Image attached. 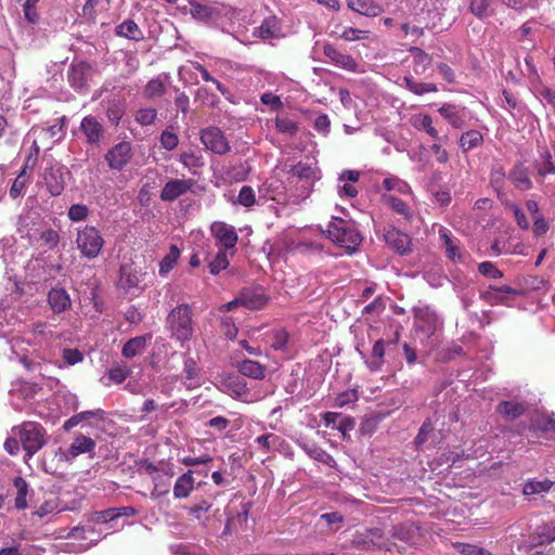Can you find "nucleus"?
I'll list each match as a JSON object with an SVG mask.
<instances>
[{"mask_svg": "<svg viewBox=\"0 0 555 555\" xmlns=\"http://www.w3.org/2000/svg\"><path fill=\"white\" fill-rule=\"evenodd\" d=\"M95 449V439L82 433H75L67 449L57 448L52 452L51 460H48V453H44L42 460L43 470L53 475L56 473L59 464H72L78 456L82 454H87L89 459H94Z\"/></svg>", "mask_w": 555, "mask_h": 555, "instance_id": "nucleus-1", "label": "nucleus"}, {"mask_svg": "<svg viewBox=\"0 0 555 555\" xmlns=\"http://www.w3.org/2000/svg\"><path fill=\"white\" fill-rule=\"evenodd\" d=\"M327 235L334 244L349 255L353 254L362 242V236L354 222L339 217L332 218L327 227Z\"/></svg>", "mask_w": 555, "mask_h": 555, "instance_id": "nucleus-2", "label": "nucleus"}, {"mask_svg": "<svg viewBox=\"0 0 555 555\" xmlns=\"http://www.w3.org/2000/svg\"><path fill=\"white\" fill-rule=\"evenodd\" d=\"M152 282V274L133 263L120 266L118 289L126 296L138 297L149 283Z\"/></svg>", "mask_w": 555, "mask_h": 555, "instance_id": "nucleus-3", "label": "nucleus"}, {"mask_svg": "<svg viewBox=\"0 0 555 555\" xmlns=\"http://www.w3.org/2000/svg\"><path fill=\"white\" fill-rule=\"evenodd\" d=\"M171 337L184 344L194 335L193 311L189 304H181L171 309L166 319Z\"/></svg>", "mask_w": 555, "mask_h": 555, "instance_id": "nucleus-4", "label": "nucleus"}, {"mask_svg": "<svg viewBox=\"0 0 555 555\" xmlns=\"http://www.w3.org/2000/svg\"><path fill=\"white\" fill-rule=\"evenodd\" d=\"M13 430H17L23 450L28 459L33 457L47 443V430L37 422H24Z\"/></svg>", "mask_w": 555, "mask_h": 555, "instance_id": "nucleus-5", "label": "nucleus"}, {"mask_svg": "<svg viewBox=\"0 0 555 555\" xmlns=\"http://www.w3.org/2000/svg\"><path fill=\"white\" fill-rule=\"evenodd\" d=\"M76 244L83 257L94 259L103 248L104 238L95 227L86 225L78 230Z\"/></svg>", "mask_w": 555, "mask_h": 555, "instance_id": "nucleus-6", "label": "nucleus"}, {"mask_svg": "<svg viewBox=\"0 0 555 555\" xmlns=\"http://www.w3.org/2000/svg\"><path fill=\"white\" fill-rule=\"evenodd\" d=\"M133 156L131 143L122 141L114 145L105 154V159L113 170L121 171Z\"/></svg>", "mask_w": 555, "mask_h": 555, "instance_id": "nucleus-7", "label": "nucleus"}, {"mask_svg": "<svg viewBox=\"0 0 555 555\" xmlns=\"http://www.w3.org/2000/svg\"><path fill=\"white\" fill-rule=\"evenodd\" d=\"M201 141L207 150L216 154H225L230 151V145L222 131L217 127H209L201 132Z\"/></svg>", "mask_w": 555, "mask_h": 555, "instance_id": "nucleus-8", "label": "nucleus"}, {"mask_svg": "<svg viewBox=\"0 0 555 555\" xmlns=\"http://www.w3.org/2000/svg\"><path fill=\"white\" fill-rule=\"evenodd\" d=\"M210 231L216 238L217 244L220 246V249L227 250L234 248L238 241V235L234 227L223 221H215L210 225Z\"/></svg>", "mask_w": 555, "mask_h": 555, "instance_id": "nucleus-9", "label": "nucleus"}, {"mask_svg": "<svg viewBox=\"0 0 555 555\" xmlns=\"http://www.w3.org/2000/svg\"><path fill=\"white\" fill-rule=\"evenodd\" d=\"M80 131L86 137V142L92 146H100L104 140L105 130L96 117L88 115L80 121Z\"/></svg>", "mask_w": 555, "mask_h": 555, "instance_id": "nucleus-10", "label": "nucleus"}, {"mask_svg": "<svg viewBox=\"0 0 555 555\" xmlns=\"http://www.w3.org/2000/svg\"><path fill=\"white\" fill-rule=\"evenodd\" d=\"M193 179H170L160 191V198L164 202H173L186 194L194 186Z\"/></svg>", "mask_w": 555, "mask_h": 555, "instance_id": "nucleus-11", "label": "nucleus"}, {"mask_svg": "<svg viewBox=\"0 0 555 555\" xmlns=\"http://www.w3.org/2000/svg\"><path fill=\"white\" fill-rule=\"evenodd\" d=\"M253 36L261 40L280 39L283 37L281 20L275 15L266 17L258 27L253 30Z\"/></svg>", "mask_w": 555, "mask_h": 555, "instance_id": "nucleus-12", "label": "nucleus"}, {"mask_svg": "<svg viewBox=\"0 0 555 555\" xmlns=\"http://www.w3.org/2000/svg\"><path fill=\"white\" fill-rule=\"evenodd\" d=\"M323 54L336 66L349 72H356L358 67L357 61L349 54L338 50L331 43L323 47Z\"/></svg>", "mask_w": 555, "mask_h": 555, "instance_id": "nucleus-13", "label": "nucleus"}, {"mask_svg": "<svg viewBox=\"0 0 555 555\" xmlns=\"http://www.w3.org/2000/svg\"><path fill=\"white\" fill-rule=\"evenodd\" d=\"M439 114L455 129H462L466 125L467 109L451 103H444L438 109Z\"/></svg>", "mask_w": 555, "mask_h": 555, "instance_id": "nucleus-14", "label": "nucleus"}, {"mask_svg": "<svg viewBox=\"0 0 555 555\" xmlns=\"http://www.w3.org/2000/svg\"><path fill=\"white\" fill-rule=\"evenodd\" d=\"M43 180L48 192L52 196H59L65 188L63 169L59 166H51L46 169Z\"/></svg>", "mask_w": 555, "mask_h": 555, "instance_id": "nucleus-15", "label": "nucleus"}, {"mask_svg": "<svg viewBox=\"0 0 555 555\" xmlns=\"http://www.w3.org/2000/svg\"><path fill=\"white\" fill-rule=\"evenodd\" d=\"M387 245L400 255H405L411 250V238L408 234L391 228L385 233Z\"/></svg>", "mask_w": 555, "mask_h": 555, "instance_id": "nucleus-16", "label": "nucleus"}, {"mask_svg": "<svg viewBox=\"0 0 555 555\" xmlns=\"http://www.w3.org/2000/svg\"><path fill=\"white\" fill-rule=\"evenodd\" d=\"M48 304L51 310L60 314L70 309L72 300L67 291L63 287H53L48 293Z\"/></svg>", "mask_w": 555, "mask_h": 555, "instance_id": "nucleus-17", "label": "nucleus"}, {"mask_svg": "<svg viewBox=\"0 0 555 555\" xmlns=\"http://www.w3.org/2000/svg\"><path fill=\"white\" fill-rule=\"evenodd\" d=\"M193 470L189 469L186 473L179 476L173 486L175 499H186L194 490L195 479Z\"/></svg>", "mask_w": 555, "mask_h": 555, "instance_id": "nucleus-18", "label": "nucleus"}, {"mask_svg": "<svg viewBox=\"0 0 555 555\" xmlns=\"http://www.w3.org/2000/svg\"><path fill=\"white\" fill-rule=\"evenodd\" d=\"M507 177L513 182L514 186L520 191H527L532 188L528 169L521 163L516 164L509 170Z\"/></svg>", "mask_w": 555, "mask_h": 555, "instance_id": "nucleus-19", "label": "nucleus"}, {"mask_svg": "<svg viewBox=\"0 0 555 555\" xmlns=\"http://www.w3.org/2000/svg\"><path fill=\"white\" fill-rule=\"evenodd\" d=\"M90 70V65L86 62L73 64L68 73V81L75 89H83L87 87V74Z\"/></svg>", "mask_w": 555, "mask_h": 555, "instance_id": "nucleus-20", "label": "nucleus"}, {"mask_svg": "<svg viewBox=\"0 0 555 555\" xmlns=\"http://www.w3.org/2000/svg\"><path fill=\"white\" fill-rule=\"evenodd\" d=\"M115 35L133 41L144 39L143 31L133 20H126L115 27Z\"/></svg>", "mask_w": 555, "mask_h": 555, "instance_id": "nucleus-21", "label": "nucleus"}, {"mask_svg": "<svg viewBox=\"0 0 555 555\" xmlns=\"http://www.w3.org/2000/svg\"><path fill=\"white\" fill-rule=\"evenodd\" d=\"M189 5L191 16L199 22H209L214 16L219 14V11L216 8L201 3L196 0H190Z\"/></svg>", "mask_w": 555, "mask_h": 555, "instance_id": "nucleus-22", "label": "nucleus"}, {"mask_svg": "<svg viewBox=\"0 0 555 555\" xmlns=\"http://www.w3.org/2000/svg\"><path fill=\"white\" fill-rule=\"evenodd\" d=\"M240 298L241 306L249 310L261 309L268 302V297L260 291H244Z\"/></svg>", "mask_w": 555, "mask_h": 555, "instance_id": "nucleus-23", "label": "nucleus"}, {"mask_svg": "<svg viewBox=\"0 0 555 555\" xmlns=\"http://www.w3.org/2000/svg\"><path fill=\"white\" fill-rule=\"evenodd\" d=\"M483 144V135L480 131L470 129L463 132L459 139V145L463 153L477 149Z\"/></svg>", "mask_w": 555, "mask_h": 555, "instance_id": "nucleus-24", "label": "nucleus"}, {"mask_svg": "<svg viewBox=\"0 0 555 555\" xmlns=\"http://www.w3.org/2000/svg\"><path fill=\"white\" fill-rule=\"evenodd\" d=\"M227 387L229 393L233 398L242 400L244 402L251 401V399H249V389L247 387V384L242 377H230Z\"/></svg>", "mask_w": 555, "mask_h": 555, "instance_id": "nucleus-25", "label": "nucleus"}, {"mask_svg": "<svg viewBox=\"0 0 555 555\" xmlns=\"http://www.w3.org/2000/svg\"><path fill=\"white\" fill-rule=\"evenodd\" d=\"M438 324V318L436 313L429 311H420L416 314V326L427 336L435 333Z\"/></svg>", "mask_w": 555, "mask_h": 555, "instance_id": "nucleus-26", "label": "nucleus"}, {"mask_svg": "<svg viewBox=\"0 0 555 555\" xmlns=\"http://www.w3.org/2000/svg\"><path fill=\"white\" fill-rule=\"evenodd\" d=\"M496 411L506 420L514 421L521 416L526 409L525 405L516 401H502L499 403Z\"/></svg>", "mask_w": 555, "mask_h": 555, "instance_id": "nucleus-27", "label": "nucleus"}, {"mask_svg": "<svg viewBox=\"0 0 555 555\" xmlns=\"http://www.w3.org/2000/svg\"><path fill=\"white\" fill-rule=\"evenodd\" d=\"M348 7L366 16H377L382 13V8L372 0H348Z\"/></svg>", "mask_w": 555, "mask_h": 555, "instance_id": "nucleus-28", "label": "nucleus"}, {"mask_svg": "<svg viewBox=\"0 0 555 555\" xmlns=\"http://www.w3.org/2000/svg\"><path fill=\"white\" fill-rule=\"evenodd\" d=\"M412 125L418 129L425 131L429 137L437 141H441L438 130L434 127L433 118L428 114H417L412 117Z\"/></svg>", "mask_w": 555, "mask_h": 555, "instance_id": "nucleus-29", "label": "nucleus"}, {"mask_svg": "<svg viewBox=\"0 0 555 555\" xmlns=\"http://www.w3.org/2000/svg\"><path fill=\"white\" fill-rule=\"evenodd\" d=\"M413 55V70L416 75H423L431 66L433 59L421 48L411 49Z\"/></svg>", "mask_w": 555, "mask_h": 555, "instance_id": "nucleus-30", "label": "nucleus"}, {"mask_svg": "<svg viewBox=\"0 0 555 555\" xmlns=\"http://www.w3.org/2000/svg\"><path fill=\"white\" fill-rule=\"evenodd\" d=\"M212 507V503L203 499L196 502L188 509V515L204 526H207V521L209 520L208 513Z\"/></svg>", "mask_w": 555, "mask_h": 555, "instance_id": "nucleus-31", "label": "nucleus"}, {"mask_svg": "<svg viewBox=\"0 0 555 555\" xmlns=\"http://www.w3.org/2000/svg\"><path fill=\"white\" fill-rule=\"evenodd\" d=\"M182 373L185 379L190 382L186 384L188 389H192L201 385L199 367L195 359L189 357L184 360Z\"/></svg>", "mask_w": 555, "mask_h": 555, "instance_id": "nucleus-32", "label": "nucleus"}, {"mask_svg": "<svg viewBox=\"0 0 555 555\" xmlns=\"http://www.w3.org/2000/svg\"><path fill=\"white\" fill-rule=\"evenodd\" d=\"M371 538L374 542L373 551H392V548L397 546L396 542L391 540V537L380 528H371Z\"/></svg>", "mask_w": 555, "mask_h": 555, "instance_id": "nucleus-33", "label": "nucleus"}, {"mask_svg": "<svg viewBox=\"0 0 555 555\" xmlns=\"http://www.w3.org/2000/svg\"><path fill=\"white\" fill-rule=\"evenodd\" d=\"M405 88L415 95H423L425 93L438 92V88L433 82H421L415 80L412 76L403 78Z\"/></svg>", "mask_w": 555, "mask_h": 555, "instance_id": "nucleus-34", "label": "nucleus"}, {"mask_svg": "<svg viewBox=\"0 0 555 555\" xmlns=\"http://www.w3.org/2000/svg\"><path fill=\"white\" fill-rule=\"evenodd\" d=\"M238 371L247 377L262 379L264 377L266 367L259 362L246 359L238 364Z\"/></svg>", "mask_w": 555, "mask_h": 555, "instance_id": "nucleus-35", "label": "nucleus"}, {"mask_svg": "<svg viewBox=\"0 0 555 555\" xmlns=\"http://www.w3.org/2000/svg\"><path fill=\"white\" fill-rule=\"evenodd\" d=\"M13 485L16 488L14 507L18 511L25 509L27 507L26 496L28 493V483L23 477L17 476L14 478Z\"/></svg>", "mask_w": 555, "mask_h": 555, "instance_id": "nucleus-36", "label": "nucleus"}, {"mask_svg": "<svg viewBox=\"0 0 555 555\" xmlns=\"http://www.w3.org/2000/svg\"><path fill=\"white\" fill-rule=\"evenodd\" d=\"M180 255V249L176 245H172L169 253L159 262V274L162 276H166L175 268Z\"/></svg>", "mask_w": 555, "mask_h": 555, "instance_id": "nucleus-37", "label": "nucleus"}, {"mask_svg": "<svg viewBox=\"0 0 555 555\" xmlns=\"http://www.w3.org/2000/svg\"><path fill=\"white\" fill-rule=\"evenodd\" d=\"M490 289L495 293L494 299L501 304H506L509 299L525 295L524 291L507 285L490 286Z\"/></svg>", "mask_w": 555, "mask_h": 555, "instance_id": "nucleus-38", "label": "nucleus"}, {"mask_svg": "<svg viewBox=\"0 0 555 555\" xmlns=\"http://www.w3.org/2000/svg\"><path fill=\"white\" fill-rule=\"evenodd\" d=\"M256 442L266 452L276 451L284 443V439L275 434H267L257 437Z\"/></svg>", "mask_w": 555, "mask_h": 555, "instance_id": "nucleus-39", "label": "nucleus"}, {"mask_svg": "<svg viewBox=\"0 0 555 555\" xmlns=\"http://www.w3.org/2000/svg\"><path fill=\"white\" fill-rule=\"evenodd\" d=\"M373 540L371 538V528L363 531H357L351 539V545L362 551H373Z\"/></svg>", "mask_w": 555, "mask_h": 555, "instance_id": "nucleus-40", "label": "nucleus"}, {"mask_svg": "<svg viewBox=\"0 0 555 555\" xmlns=\"http://www.w3.org/2000/svg\"><path fill=\"white\" fill-rule=\"evenodd\" d=\"M554 481L550 479L544 480H530L524 486V494L525 495H533L540 494L544 492H548L554 486Z\"/></svg>", "mask_w": 555, "mask_h": 555, "instance_id": "nucleus-41", "label": "nucleus"}, {"mask_svg": "<svg viewBox=\"0 0 555 555\" xmlns=\"http://www.w3.org/2000/svg\"><path fill=\"white\" fill-rule=\"evenodd\" d=\"M385 356V344L383 339H378L375 341L372 348V359L367 362V366L371 371H379L384 363Z\"/></svg>", "mask_w": 555, "mask_h": 555, "instance_id": "nucleus-42", "label": "nucleus"}, {"mask_svg": "<svg viewBox=\"0 0 555 555\" xmlns=\"http://www.w3.org/2000/svg\"><path fill=\"white\" fill-rule=\"evenodd\" d=\"M146 340L143 336H137L129 339L122 347V356L126 358H133L144 350Z\"/></svg>", "mask_w": 555, "mask_h": 555, "instance_id": "nucleus-43", "label": "nucleus"}, {"mask_svg": "<svg viewBox=\"0 0 555 555\" xmlns=\"http://www.w3.org/2000/svg\"><path fill=\"white\" fill-rule=\"evenodd\" d=\"M125 102L120 100H113L108 102L106 108V117L113 125H118L125 115Z\"/></svg>", "mask_w": 555, "mask_h": 555, "instance_id": "nucleus-44", "label": "nucleus"}, {"mask_svg": "<svg viewBox=\"0 0 555 555\" xmlns=\"http://www.w3.org/2000/svg\"><path fill=\"white\" fill-rule=\"evenodd\" d=\"M166 86L159 77L151 79L144 87L143 94L146 99L160 98L165 94Z\"/></svg>", "mask_w": 555, "mask_h": 555, "instance_id": "nucleus-45", "label": "nucleus"}, {"mask_svg": "<svg viewBox=\"0 0 555 555\" xmlns=\"http://www.w3.org/2000/svg\"><path fill=\"white\" fill-rule=\"evenodd\" d=\"M534 539H538L535 546H543L555 541V525L546 524L538 528Z\"/></svg>", "mask_w": 555, "mask_h": 555, "instance_id": "nucleus-46", "label": "nucleus"}, {"mask_svg": "<svg viewBox=\"0 0 555 555\" xmlns=\"http://www.w3.org/2000/svg\"><path fill=\"white\" fill-rule=\"evenodd\" d=\"M28 182L27 165H25L17 177L14 179L10 188V196L15 199L23 194V191Z\"/></svg>", "mask_w": 555, "mask_h": 555, "instance_id": "nucleus-47", "label": "nucleus"}, {"mask_svg": "<svg viewBox=\"0 0 555 555\" xmlns=\"http://www.w3.org/2000/svg\"><path fill=\"white\" fill-rule=\"evenodd\" d=\"M232 203L235 205H242L247 208L254 206L256 204L255 191L249 185H243L236 199H233Z\"/></svg>", "mask_w": 555, "mask_h": 555, "instance_id": "nucleus-48", "label": "nucleus"}, {"mask_svg": "<svg viewBox=\"0 0 555 555\" xmlns=\"http://www.w3.org/2000/svg\"><path fill=\"white\" fill-rule=\"evenodd\" d=\"M391 540L398 539L405 543H411L414 537V529L412 525L401 524L392 528L391 530Z\"/></svg>", "mask_w": 555, "mask_h": 555, "instance_id": "nucleus-49", "label": "nucleus"}, {"mask_svg": "<svg viewBox=\"0 0 555 555\" xmlns=\"http://www.w3.org/2000/svg\"><path fill=\"white\" fill-rule=\"evenodd\" d=\"M453 547L462 555H493L483 547L465 542H455Z\"/></svg>", "mask_w": 555, "mask_h": 555, "instance_id": "nucleus-50", "label": "nucleus"}, {"mask_svg": "<svg viewBox=\"0 0 555 555\" xmlns=\"http://www.w3.org/2000/svg\"><path fill=\"white\" fill-rule=\"evenodd\" d=\"M294 177L299 179L310 180L315 176V171L312 165L299 162L291 168L289 171Z\"/></svg>", "mask_w": 555, "mask_h": 555, "instance_id": "nucleus-51", "label": "nucleus"}, {"mask_svg": "<svg viewBox=\"0 0 555 555\" xmlns=\"http://www.w3.org/2000/svg\"><path fill=\"white\" fill-rule=\"evenodd\" d=\"M275 128L279 132L288 134L291 137L298 132L297 122L287 117H278L275 119Z\"/></svg>", "mask_w": 555, "mask_h": 555, "instance_id": "nucleus-52", "label": "nucleus"}, {"mask_svg": "<svg viewBox=\"0 0 555 555\" xmlns=\"http://www.w3.org/2000/svg\"><path fill=\"white\" fill-rule=\"evenodd\" d=\"M229 267V260L225 253V249H219L214 260L209 263V271L211 274L216 275L220 273L222 270Z\"/></svg>", "mask_w": 555, "mask_h": 555, "instance_id": "nucleus-53", "label": "nucleus"}, {"mask_svg": "<svg viewBox=\"0 0 555 555\" xmlns=\"http://www.w3.org/2000/svg\"><path fill=\"white\" fill-rule=\"evenodd\" d=\"M130 374V370L127 365H115L107 372V378L109 383L121 384L127 379Z\"/></svg>", "mask_w": 555, "mask_h": 555, "instance_id": "nucleus-54", "label": "nucleus"}, {"mask_svg": "<svg viewBox=\"0 0 555 555\" xmlns=\"http://www.w3.org/2000/svg\"><path fill=\"white\" fill-rule=\"evenodd\" d=\"M387 204L399 215L403 216L404 219L410 221L412 219V215L410 212V208L405 202L395 196L386 197Z\"/></svg>", "mask_w": 555, "mask_h": 555, "instance_id": "nucleus-55", "label": "nucleus"}, {"mask_svg": "<svg viewBox=\"0 0 555 555\" xmlns=\"http://www.w3.org/2000/svg\"><path fill=\"white\" fill-rule=\"evenodd\" d=\"M157 117V112L155 108L146 107L140 108L137 111L134 115V119L141 126H150L152 125Z\"/></svg>", "mask_w": 555, "mask_h": 555, "instance_id": "nucleus-56", "label": "nucleus"}, {"mask_svg": "<svg viewBox=\"0 0 555 555\" xmlns=\"http://www.w3.org/2000/svg\"><path fill=\"white\" fill-rule=\"evenodd\" d=\"M139 472L152 478V480L155 482L154 491H156L158 488L157 480L160 478L159 468L154 463L144 460L139 464Z\"/></svg>", "mask_w": 555, "mask_h": 555, "instance_id": "nucleus-57", "label": "nucleus"}, {"mask_svg": "<svg viewBox=\"0 0 555 555\" xmlns=\"http://www.w3.org/2000/svg\"><path fill=\"white\" fill-rule=\"evenodd\" d=\"M489 0H470L469 11L478 18H485L489 15Z\"/></svg>", "mask_w": 555, "mask_h": 555, "instance_id": "nucleus-58", "label": "nucleus"}, {"mask_svg": "<svg viewBox=\"0 0 555 555\" xmlns=\"http://www.w3.org/2000/svg\"><path fill=\"white\" fill-rule=\"evenodd\" d=\"M67 215L70 221L79 222L87 219L89 209L83 204H74L69 207Z\"/></svg>", "mask_w": 555, "mask_h": 555, "instance_id": "nucleus-59", "label": "nucleus"}, {"mask_svg": "<svg viewBox=\"0 0 555 555\" xmlns=\"http://www.w3.org/2000/svg\"><path fill=\"white\" fill-rule=\"evenodd\" d=\"M358 399V391L356 389H348L337 395L335 398V406L344 408L349 403L356 402Z\"/></svg>", "mask_w": 555, "mask_h": 555, "instance_id": "nucleus-60", "label": "nucleus"}, {"mask_svg": "<svg viewBox=\"0 0 555 555\" xmlns=\"http://www.w3.org/2000/svg\"><path fill=\"white\" fill-rule=\"evenodd\" d=\"M282 183L278 180H267L260 192H264L270 199L276 201V195L282 194Z\"/></svg>", "mask_w": 555, "mask_h": 555, "instance_id": "nucleus-61", "label": "nucleus"}, {"mask_svg": "<svg viewBox=\"0 0 555 555\" xmlns=\"http://www.w3.org/2000/svg\"><path fill=\"white\" fill-rule=\"evenodd\" d=\"M478 271L481 275L489 279H501L503 272L499 270L492 262L483 261L478 266Z\"/></svg>", "mask_w": 555, "mask_h": 555, "instance_id": "nucleus-62", "label": "nucleus"}, {"mask_svg": "<svg viewBox=\"0 0 555 555\" xmlns=\"http://www.w3.org/2000/svg\"><path fill=\"white\" fill-rule=\"evenodd\" d=\"M300 254H320L323 250V246L320 243L312 241H301L295 247Z\"/></svg>", "mask_w": 555, "mask_h": 555, "instance_id": "nucleus-63", "label": "nucleus"}, {"mask_svg": "<svg viewBox=\"0 0 555 555\" xmlns=\"http://www.w3.org/2000/svg\"><path fill=\"white\" fill-rule=\"evenodd\" d=\"M434 430V424L433 422L427 418L421 426L414 442L417 447L423 446L427 441L428 435Z\"/></svg>", "mask_w": 555, "mask_h": 555, "instance_id": "nucleus-64", "label": "nucleus"}]
</instances>
